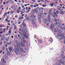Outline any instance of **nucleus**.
Masks as SVG:
<instances>
[{
  "mask_svg": "<svg viewBox=\"0 0 65 65\" xmlns=\"http://www.w3.org/2000/svg\"><path fill=\"white\" fill-rule=\"evenodd\" d=\"M21 29H19L20 31H21V32H22L23 33H24L25 34H26V31L27 30L26 29V26L25 23H23V24L21 25Z\"/></svg>",
  "mask_w": 65,
  "mask_h": 65,
  "instance_id": "f257e3e1",
  "label": "nucleus"
},
{
  "mask_svg": "<svg viewBox=\"0 0 65 65\" xmlns=\"http://www.w3.org/2000/svg\"><path fill=\"white\" fill-rule=\"evenodd\" d=\"M38 19L39 20H40V18H41V17L43 18V12L39 13H38Z\"/></svg>",
  "mask_w": 65,
  "mask_h": 65,
  "instance_id": "f03ea898",
  "label": "nucleus"
},
{
  "mask_svg": "<svg viewBox=\"0 0 65 65\" xmlns=\"http://www.w3.org/2000/svg\"><path fill=\"white\" fill-rule=\"evenodd\" d=\"M43 23H45L46 24V25L47 27H48V25L50 24V23L48 21H47V20L45 19H44L43 21Z\"/></svg>",
  "mask_w": 65,
  "mask_h": 65,
  "instance_id": "7ed1b4c3",
  "label": "nucleus"
},
{
  "mask_svg": "<svg viewBox=\"0 0 65 65\" xmlns=\"http://www.w3.org/2000/svg\"><path fill=\"white\" fill-rule=\"evenodd\" d=\"M50 28L52 29L53 30H54L55 31H57V30L56 29V27H55V26L54 24H51L50 26Z\"/></svg>",
  "mask_w": 65,
  "mask_h": 65,
  "instance_id": "20e7f679",
  "label": "nucleus"
},
{
  "mask_svg": "<svg viewBox=\"0 0 65 65\" xmlns=\"http://www.w3.org/2000/svg\"><path fill=\"white\" fill-rule=\"evenodd\" d=\"M16 45H15V47H18V48H19L20 47H19V45L20 44V42H19V41L18 40H16Z\"/></svg>",
  "mask_w": 65,
  "mask_h": 65,
  "instance_id": "39448f33",
  "label": "nucleus"
},
{
  "mask_svg": "<svg viewBox=\"0 0 65 65\" xmlns=\"http://www.w3.org/2000/svg\"><path fill=\"white\" fill-rule=\"evenodd\" d=\"M54 20L55 22H56V23H54V25L55 26H58V24L59 23V22L57 21V20L55 18L54 19Z\"/></svg>",
  "mask_w": 65,
  "mask_h": 65,
  "instance_id": "423d86ee",
  "label": "nucleus"
},
{
  "mask_svg": "<svg viewBox=\"0 0 65 65\" xmlns=\"http://www.w3.org/2000/svg\"><path fill=\"white\" fill-rule=\"evenodd\" d=\"M20 46H22V47H25V45L22 42L20 43V44L19 45V47H20Z\"/></svg>",
  "mask_w": 65,
  "mask_h": 65,
  "instance_id": "0eeeda50",
  "label": "nucleus"
},
{
  "mask_svg": "<svg viewBox=\"0 0 65 65\" xmlns=\"http://www.w3.org/2000/svg\"><path fill=\"white\" fill-rule=\"evenodd\" d=\"M28 18H29V16H28L27 17V18H26V19L27 21H28L29 22H30L31 21V19L30 18V19Z\"/></svg>",
  "mask_w": 65,
  "mask_h": 65,
  "instance_id": "6e6552de",
  "label": "nucleus"
},
{
  "mask_svg": "<svg viewBox=\"0 0 65 65\" xmlns=\"http://www.w3.org/2000/svg\"><path fill=\"white\" fill-rule=\"evenodd\" d=\"M8 49L10 51V52H12V50H13V47L10 46L8 48Z\"/></svg>",
  "mask_w": 65,
  "mask_h": 65,
  "instance_id": "1a4fd4ad",
  "label": "nucleus"
},
{
  "mask_svg": "<svg viewBox=\"0 0 65 65\" xmlns=\"http://www.w3.org/2000/svg\"><path fill=\"white\" fill-rule=\"evenodd\" d=\"M1 60L2 62L3 63H4L5 64L6 63V60H5V59L4 58H2V59Z\"/></svg>",
  "mask_w": 65,
  "mask_h": 65,
  "instance_id": "9d476101",
  "label": "nucleus"
},
{
  "mask_svg": "<svg viewBox=\"0 0 65 65\" xmlns=\"http://www.w3.org/2000/svg\"><path fill=\"white\" fill-rule=\"evenodd\" d=\"M31 21L32 22V24H34V21H35V18H31Z\"/></svg>",
  "mask_w": 65,
  "mask_h": 65,
  "instance_id": "9b49d317",
  "label": "nucleus"
},
{
  "mask_svg": "<svg viewBox=\"0 0 65 65\" xmlns=\"http://www.w3.org/2000/svg\"><path fill=\"white\" fill-rule=\"evenodd\" d=\"M64 35V33H62L61 34H58L57 35L58 37H60L61 36H63Z\"/></svg>",
  "mask_w": 65,
  "mask_h": 65,
  "instance_id": "f8f14e48",
  "label": "nucleus"
},
{
  "mask_svg": "<svg viewBox=\"0 0 65 65\" xmlns=\"http://www.w3.org/2000/svg\"><path fill=\"white\" fill-rule=\"evenodd\" d=\"M30 14L32 18H35V16L34 15V13L32 12H31Z\"/></svg>",
  "mask_w": 65,
  "mask_h": 65,
  "instance_id": "ddd939ff",
  "label": "nucleus"
},
{
  "mask_svg": "<svg viewBox=\"0 0 65 65\" xmlns=\"http://www.w3.org/2000/svg\"><path fill=\"white\" fill-rule=\"evenodd\" d=\"M59 12L60 14H61V15H63V14H64V13H65L64 12L62 11H60Z\"/></svg>",
  "mask_w": 65,
  "mask_h": 65,
  "instance_id": "4468645a",
  "label": "nucleus"
},
{
  "mask_svg": "<svg viewBox=\"0 0 65 65\" xmlns=\"http://www.w3.org/2000/svg\"><path fill=\"white\" fill-rule=\"evenodd\" d=\"M43 8H41L39 9V10L40 12H43Z\"/></svg>",
  "mask_w": 65,
  "mask_h": 65,
  "instance_id": "2eb2a0df",
  "label": "nucleus"
},
{
  "mask_svg": "<svg viewBox=\"0 0 65 65\" xmlns=\"http://www.w3.org/2000/svg\"><path fill=\"white\" fill-rule=\"evenodd\" d=\"M47 19L49 21V22H50V21L51 20V17L49 15L48 16Z\"/></svg>",
  "mask_w": 65,
  "mask_h": 65,
  "instance_id": "dca6fc26",
  "label": "nucleus"
},
{
  "mask_svg": "<svg viewBox=\"0 0 65 65\" xmlns=\"http://www.w3.org/2000/svg\"><path fill=\"white\" fill-rule=\"evenodd\" d=\"M5 58L6 60H8V57L7 55H5Z\"/></svg>",
  "mask_w": 65,
  "mask_h": 65,
  "instance_id": "f3484780",
  "label": "nucleus"
},
{
  "mask_svg": "<svg viewBox=\"0 0 65 65\" xmlns=\"http://www.w3.org/2000/svg\"><path fill=\"white\" fill-rule=\"evenodd\" d=\"M19 49L20 50V51H21V52H24V50H23V48H22L21 47H19Z\"/></svg>",
  "mask_w": 65,
  "mask_h": 65,
  "instance_id": "a211bd4d",
  "label": "nucleus"
},
{
  "mask_svg": "<svg viewBox=\"0 0 65 65\" xmlns=\"http://www.w3.org/2000/svg\"><path fill=\"white\" fill-rule=\"evenodd\" d=\"M17 9V7H15L13 9V10L14 11H16V10Z\"/></svg>",
  "mask_w": 65,
  "mask_h": 65,
  "instance_id": "6ab92c4d",
  "label": "nucleus"
},
{
  "mask_svg": "<svg viewBox=\"0 0 65 65\" xmlns=\"http://www.w3.org/2000/svg\"><path fill=\"white\" fill-rule=\"evenodd\" d=\"M65 38V36H63L62 37H61L60 38V40H62V39H63Z\"/></svg>",
  "mask_w": 65,
  "mask_h": 65,
  "instance_id": "aec40b11",
  "label": "nucleus"
},
{
  "mask_svg": "<svg viewBox=\"0 0 65 65\" xmlns=\"http://www.w3.org/2000/svg\"><path fill=\"white\" fill-rule=\"evenodd\" d=\"M7 13L6 12H5V13L4 15V17H5V16H6L7 15Z\"/></svg>",
  "mask_w": 65,
  "mask_h": 65,
  "instance_id": "412c9836",
  "label": "nucleus"
},
{
  "mask_svg": "<svg viewBox=\"0 0 65 65\" xmlns=\"http://www.w3.org/2000/svg\"><path fill=\"white\" fill-rule=\"evenodd\" d=\"M15 7V6L14 5H12L11 6V8H13Z\"/></svg>",
  "mask_w": 65,
  "mask_h": 65,
  "instance_id": "4be33fe9",
  "label": "nucleus"
},
{
  "mask_svg": "<svg viewBox=\"0 0 65 65\" xmlns=\"http://www.w3.org/2000/svg\"><path fill=\"white\" fill-rule=\"evenodd\" d=\"M34 10L36 13H37V12H38V11L37 10H36V9H34Z\"/></svg>",
  "mask_w": 65,
  "mask_h": 65,
  "instance_id": "5701e85b",
  "label": "nucleus"
},
{
  "mask_svg": "<svg viewBox=\"0 0 65 65\" xmlns=\"http://www.w3.org/2000/svg\"><path fill=\"white\" fill-rule=\"evenodd\" d=\"M31 10H29V9H27V10L26 11V13H28L29 12V11Z\"/></svg>",
  "mask_w": 65,
  "mask_h": 65,
  "instance_id": "b1692460",
  "label": "nucleus"
},
{
  "mask_svg": "<svg viewBox=\"0 0 65 65\" xmlns=\"http://www.w3.org/2000/svg\"><path fill=\"white\" fill-rule=\"evenodd\" d=\"M38 42H39V43H42V41L41 40H39Z\"/></svg>",
  "mask_w": 65,
  "mask_h": 65,
  "instance_id": "393cba45",
  "label": "nucleus"
},
{
  "mask_svg": "<svg viewBox=\"0 0 65 65\" xmlns=\"http://www.w3.org/2000/svg\"><path fill=\"white\" fill-rule=\"evenodd\" d=\"M49 41H50V42H53V40L52 39H49Z\"/></svg>",
  "mask_w": 65,
  "mask_h": 65,
  "instance_id": "a878e982",
  "label": "nucleus"
},
{
  "mask_svg": "<svg viewBox=\"0 0 65 65\" xmlns=\"http://www.w3.org/2000/svg\"><path fill=\"white\" fill-rule=\"evenodd\" d=\"M4 47H7V45H3Z\"/></svg>",
  "mask_w": 65,
  "mask_h": 65,
  "instance_id": "bb28decb",
  "label": "nucleus"
},
{
  "mask_svg": "<svg viewBox=\"0 0 65 65\" xmlns=\"http://www.w3.org/2000/svg\"><path fill=\"white\" fill-rule=\"evenodd\" d=\"M7 53L8 55L9 56V55H10V53H9V51H7Z\"/></svg>",
  "mask_w": 65,
  "mask_h": 65,
  "instance_id": "cd10ccee",
  "label": "nucleus"
},
{
  "mask_svg": "<svg viewBox=\"0 0 65 65\" xmlns=\"http://www.w3.org/2000/svg\"><path fill=\"white\" fill-rule=\"evenodd\" d=\"M52 15L54 18H56V16H55V13L52 14Z\"/></svg>",
  "mask_w": 65,
  "mask_h": 65,
  "instance_id": "c85d7f7f",
  "label": "nucleus"
},
{
  "mask_svg": "<svg viewBox=\"0 0 65 65\" xmlns=\"http://www.w3.org/2000/svg\"><path fill=\"white\" fill-rule=\"evenodd\" d=\"M20 10H19L17 9L16 11V12H17V13H20Z\"/></svg>",
  "mask_w": 65,
  "mask_h": 65,
  "instance_id": "c756f323",
  "label": "nucleus"
},
{
  "mask_svg": "<svg viewBox=\"0 0 65 65\" xmlns=\"http://www.w3.org/2000/svg\"><path fill=\"white\" fill-rule=\"evenodd\" d=\"M6 40L7 41H9V39L7 37L6 38Z\"/></svg>",
  "mask_w": 65,
  "mask_h": 65,
  "instance_id": "7c9ffc66",
  "label": "nucleus"
},
{
  "mask_svg": "<svg viewBox=\"0 0 65 65\" xmlns=\"http://www.w3.org/2000/svg\"><path fill=\"white\" fill-rule=\"evenodd\" d=\"M36 9L38 11V10L40 9V8L39 7L37 8H36Z\"/></svg>",
  "mask_w": 65,
  "mask_h": 65,
  "instance_id": "2f4dec72",
  "label": "nucleus"
},
{
  "mask_svg": "<svg viewBox=\"0 0 65 65\" xmlns=\"http://www.w3.org/2000/svg\"><path fill=\"white\" fill-rule=\"evenodd\" d=\"M15 48H16V51H19V48H18V47H15Z\"/></svg>",
  "mask_w": 65,
  "mask_h": 65,
  "instance_id": "473e14b6",
  "label": "nucleus"
},
{
  "mask_svg": "<svg viewBox=\"0 0 65 65\" xmlns=\"http://www.w3.org/2000/svg\"><path fill=\"white\" fill-rule=\"evenodd\" d=\"M7 28L6 29V30L7 31V30H8V28H9V26H7Z\"/></svg>",
  "mask_w": 65,
  "mask_h": 65,
  "instance_id": "72a5a7b5",
  "label": "nucleus"
},
{
  "mask_svg": "<svg viewBox=\"0 0 65 65\" xmlns=\"http://www.w3.org/2000/svg\"><path fill=\"white\" fill-rule=\"evenodd\" d=\"M17 26H14V30H16L17 29Z\"/></svg>",
  "mask_w": 65,
  "mask_h": 65,
  "instance_id": "f704fd0d",
  "label": "nucleus"
},
{
  "mask_svg": "<svg viewBox=\"0 0 65 65\" xmlns=\"http://www.w3.org/2000/svg\"><path fill=\"white\" fill-rule=\"evenodd\" d=\"M64 58H65V57H61V60H64Z\"/></svg>",
  "mask_w": 65,
  "mask_h": 65,
  "instance_id": "c9c22d12",
  "label": "nucleus"
},
{
  "mask_svg": "<svg viewBox=\"0 0 65 65\" xmlns=\"http://www.w3.org/2000/svg\"><path fill=\"white\" fill-rule=\"evenodd\" d=\"M6 30V28H5L3 30V32H4V33H5V30Z\"/></svg>",
  "mask_w": 65,
  "mask_h": 65,
  "instance_id": "e433bc0d",
  "label": "nucleus"
},
{
  "mask_svg": "<svg viewBox=\"0 0 65 65\" xmlns=\"http://www.w3.org/2000/svg\"><path fill=\"white\" fill-rule=\"evenodd\" d=\"M24 36L26 38H28V37H27L26 35H24Z\"/></svg>",
  "mask_w": 65,
  "mask_h": 65,
  "instance_id": "4c0bfd02",
  "label": "nucleus"
},
{
  "mask_svg": "<svg viewBox=\"0 0 65 65\" xmlns=\"http://www.w3.org/2000/svg\"><path fill=\"white\" fill-rule=\"evenodd\" d=\"M42 7H46V6L45 5H42Z\"/></svg>",
  "mask_w": 65,
  "mask_h": 65,
  "instance_id": "58836bf2",
  "label": "nucleus"
},
{
  "mask_svg": "<svg viewBox=\"0 0 65 65\" xmlns=\"http://www.w3.org/2000/svg\"><path fill=\"white\" fill-rule=\"evenodd\" d=\"M21 7H20L17 10H21Z\"/></svg>",
  "mask_w": 65,
  "mask_h": 65,
  "instance_id": "ea45409f",
  "label": "nucleus"
},
{
  "mask_svg": "<svg viewBox=\"0 0 65 65\" xmlns=\"http://www.w3.org/2000/svg\"><path fill=\"white\" fill-rule=\"evenodd\" d=\"M20 18L21 19H24V17H22V16L20 17Z\"/></svg>",
  "mask_w": 65,
  "mask_h": 65,
  "instance_id": "a19ab883",
  "label": "nucleus"
},
{
  "mask_svg": "<svg viewBox=\"0 0 65 65\" xmlns=\"http://www.w3.org/2000/svg\"><path fill=\"white\" fill-rule=\"evenodd\" d=\"M9 2V1H7L6 2V4H8V3Z\"/></svg>",
  "mask_w": 65,
  "mask_h": 65,
  "instance_id": "79ce46f5",
  "label": "nucleus"
},
{
  "mask_svg": "<svg viewBox=\"0 0 65 65\" xmlns=\"http://www.w3.org/2000/svg\"><path fill=\"white\" fill-rule=\"evenodd\" d=\"M59 62L60 63H61L62 62V61L61 60H59Z\"/></svg>",
  "mask_w": 65,
  "mask_h": 65,
  "instance_id": "37998d69",
  "label": "nucleus"
},
{
  "mask_svg": "<svg viewBox=\"0 0 65 65\" xmlns=\"http://www.w3.org/2000/svg\"><path fill=\"white\" fill-rule=\"evenodd\" d=\"M61 25L62 26H65V24H64V23L62 24H61Z\"/></svg>",
  "mask_w": 65,
  "mask_h": 65,
  "instance_id": "c03bdc74",
  "label": "nucleus"
},
{
  "mask_svg": "<svg viewBox=\"0 0 65 65\" xmlns=\"http://www.w3.org/2000/svg\"><path fill=\"white\" fill-rule=\"evenodd\" d=\"M4 43L5 44H6L7 43V42L6 41H5V42H4Z\"/></svg>",
  "mask_w": 65,
  "mask_h": 65,
  "instance_id": "a18cd8bd",
  "label": "nucleus"
},
{
  "mask_svg": "<svg viewBox=\"0 0 65 65\" xmlns=\"http://www.w3.org/2000/svg\"><path fill=\"white\" fill-rule=\"evenodd\" d=\"M2 44H3V42H0V46H1V45Z\"/></svg>",
  "mask_w": 65,
  "mask_h": 65,
  "instance_id": "49530a36",
  "label": "nucleus"
},
{
  "mask_svg": "<svg viewBox=\"0 0 65 65\" xmlns=\"http://www.w3.org/2000/svg\"><path fill=\"white\" fill-rule=\"evenodd\" d=\"M50 5H51V6H52V7H53V4H50Z\"/></svg>",
  "mask_w": 65,
  "mask_h": 65,
  "instance_id": "de8ad7c7",
  "label": "nucleus"
},
{
  "mask_svg": "<svg viewBox=\"0 0 65 65\" xmlns=\"http://www.w3.org/2000/svg\"><path fill=\"white\" fill-rule=\"evenodd\" d=\"M22 39H25V37L24 36H22Z\"/></svg>",
  "mask_w": 65,
  "mask_h": 65,
  "instance_id": "09e8293b",
  "label": "nucleus"
},
{
  "mask_svg": "<svg viewBox=\"0 0 65 65\" xmlns=\"http://www.w3.org/2000/svg\"><path fill=\"white\" fill-rule=\"evenodd\" d=\"M57 9H58V10H61V8H57Z\"/></svg>",
  "mask_w": 65,
  "mask_h": 65,
  "instance_id": "8fccbe9b",
  "label": "nucleus"
},
{
  "mask_svg": "<svg viewBox=\"0 0 65 65\" xmlns=\"http://www.w3.org/2000/svg\"><path fill=\"white\" fill-rule=\"evenodd\" d=\"M33 5H31L30 6V7H31V8H32V7H33Z\"/></svg>",
  "mask_w": 65,
  "mask_h": 65,
  "instance_id": "3c124183",
  "label": "nucleus"
},
{
  "mask_svg": "<svg viewBox=\"0 0 65 65\" xmlns=\"http://www.w3.org/2000/svg\"><path fill=\"white\" fill-rule=\"evenodd\" d=\"M33 24L34 25V26H35V27H36V24L34 23V24Z\"/></svg>",
  "mask_w": 65,
  "mask_h": 65,
  "instance_id": "603ef678",
  "label": "nucleus"
},
{
  "mask_svg": "<svg viewBox=\"0 0 65 65\" xmlns=\"http://www.w3.org/2000/svg\"><path fill=\"white\" fill-rule=\"evenodd\" d=\"M56 13H57V14H58V13H59V11H56Z\"/></svg>",
  "mask_w": 65,
  "mask_h": 65,
  "instance_id": "864d4df0",
  "label": "nucleus"
},
{
  "mask_svg": "<svg viewBox=\"0 0 65 65\" xmlns=\"http://www.w3.org/2000/svg\"><path fill=\"white\" fill-rule=\"evenodd\" d=\"M10 44H11V43H7V45H10Z\"/></svg>",
  "mask_w": 65,
  "mask_h": 65,
  "instance_id": "5fc2aeb1",
  "label": "nucleus"
},
{
  "mask_svg": "<svg viewBox=\"0 0 65 65\" xmlns=\"http://www.w3.org/2000/svg\"><path fill=\"white\" fill-rule=\"evenodd\" d=\"M23 41L24 42V43H26V40H25Z\"/></svg>",
  "mask_w": 65,
  "mask_h": 65,
  "instance_id": "6e6d98bb",
  "label": "nucleus"
},
{
  "mask_svg": "<svg viewBox=\"0 0 65 65\" xmlns=\"http://www.w3.org/2000/svg\"><path fill=\"white\" fill-rule=\"evenodd\" d=\"M57 8H61V7H60V6H58L57 7Z\"/></svg>",
  "mask_w": 65,
  "mask_h": 65,
  "instance_id": "4d7b16f0",
  "label": "nucleus"
},
{
  "mask_svg": "<svg viewBox=\"0 0 65 65\" xmlns=\"http://www.w3.org/2000/svg\"><path fill=\"white\" fill-rule=\"evenodd\" d=\"M12 29V28L11 27L9 29V30H10V31H11V30L10 29Z\"/></svg>",
  "mask_w": 65,
  "mask_h": 65,
  "instance_id": "13d9d810",
  "label": "nucleus"
},
{
  "mask_svg": "<svg viewBox=\"0 0 65 65\" xmlns=\"http://www.w3.org/2000/svg\"><path fill=\"white\" fill-rule=\"evenodd\" d=\"M3 32L2 31L0 32V33L1 34H3Z\"/></svg>",
  "mask_w": 65,
  "mask_h": 65,
  "instance_id": "bf43d9fd",
  "label": "nucleus"
},
{
  "mask_svg": "<svg viewBox=\"0 0 65 65\" xmlns=\"http://www.w3.org/2000/svg\"><path fill=\"white\" fill-rule=\"evenodd\" d=\"M62 30H65V28L64 27H63L62 28Z\"/></svg>",
  "mask_w": 65,
  "mask_h": 65,
  "instance_id": "052dcab7",
  "label": "nucleus"
},
{
  "mask_svg": "<svg viewBox=\"0 0 65 65\" xmlns=\"http://www.w3.org/2000/svg\"><path fill=\"white\" fill-rule=\"evenodd\" d=\"M54 15H55V17H57V14H56V13H54Z\"/></svg>",
  "mask_w": 65,
  "mask_h": 65,
  "instance_id": "680f3d73",
  "label": "nucleus"
},
{
  "mask_svg": "<svg viewBox=\"0 0 65 65\" xmlns=\"http://www.w3.org/2000/svg\"><path fill=\"white\" fill-rule=\"evenodd\" d=\"M17 35H16L15 36V38H17V39L18 38V37H17Z\"/></svg>",
  "mask_w": 65,
  "mask_h": 65,
  "instance_id": "e2e57ef3",
  "label": "nucleus"
},
{
  "mask_svg": "<svg viewBox=\"0 0 65 65\" xmlns=\"http://www.w3.org/2000/svg\"><path fill=\"white\" fill-rule=\"evenodd\" d=\"M13 11H11V14H13Z\"/></svg>",
  "mask_w": 65,
  "mask_h": 65,
  "instance_id": "0e129e2a",
  "label": "nucleus"
},
{
  "mask_svg": "<svg viewBox=\"0 0 65 65\" xmlns=\"http://www.w3.org/2000/svg\"><path fill=\"white\" fill-rule=\"evenodd\" d=\"M61 57H64V55L63 54H61L60 55Z\"/></svg>",
  "mask_w": 65,
  "mask_h": 65,
  "instance_id": "69168bd1",
  "label": "nucleus"
},
{
  "mask_svg": "<svg viewBox=\"0 0 65 65\" xmlns=\"http://www.w3.org/2000/svg\"><path fill=\"white\" fill-rule=\"evenodd\" d=\"M2 53V51L1 50L0 51V53Z\"/></svg>",
  "mask_w": 65,
  "mask_h": 65,
  "instance_id": "338daca9",
  "label": "nucleus"
},
{
  "mask_svg": "<svg viewBox=\"0 0 65 65\" xmlns=\"http://www.w3.org/2000/svg\"><path fill=\"white\" fill-rule=\"evenodd\" d=\"M22 10H25V8H23L22 9Z\"/></svg>",
  "mask_w": 65,
  "mask_h": 65,
  "instance_id": "774afa93",
  "label": "nucleus"
}]
</instances>
